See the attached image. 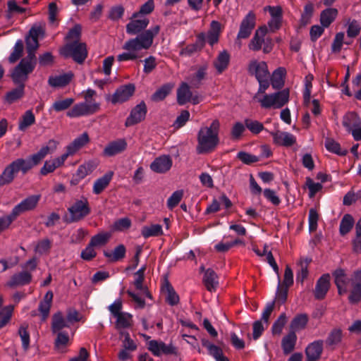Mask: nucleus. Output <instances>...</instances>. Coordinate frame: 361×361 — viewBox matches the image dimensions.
Returning <instances> with one entry per match:
<instances>
[{"instance_id":"nucleus-1","label":"nucleus","mask_w":361,"mask_h":361,"mask_svg":"<svg viewBox=\"0 0 361 361\" xmlns=\"http://www.w3.org/2000/svg\"><path fill=\"white\" fill-rule=\"evenodd\" d=\"M332 275L340 295L349 293L348 300L352 304L361 300V271H355L349 277L344 269L338 268Z\"/></svg>"},{"instance_id":"nucleus-2","label":"nucleus","mask_w":361,"mask_h":361,"mask_svg":"<svg viewBox=\"0 0 361 361\" xmlns=\"http://www.w3.org/2000/svg\"><path fill=\"white\" fill-rule=\"evenodd\" d=\"M160 30L159 25H155L133 39L125 42L123 49L128 52L122 53L117 56L118 61H133L139 57L137 52L142 49H148L152 44L154 37Z\"/></svg>"},{"instance_id":"nucleus-3","label":"nucleus","mask_w":361,"mask_h":361,"mask_svg":"<svg viewBox=\"0 0 361 361\" xmlns=\"http://www.w3.org/2000/svg\"><path fill=\"white\" fill-rule=\"evenodd\" d=\"M220 123L214 120L209 126H202L197 133V145L196 150L198 154L212 152L219 142V132Z\"/></svg>"},{"instance_id":"nucleus-4","label":"nucleus","mask_w":361,"mask_h":361,"mask_svg":"<svg viewBox=\"0 0 361 361\" xmlns=\"http://www.w3.org/2000/svg\"><path fill=\"white\" fill-rule=\"evenodd\" d=\"M289 100V90L284 89L273 94H264L257 101L261 106L264 109H280L283 107Z\"/></svg>"},{"instance_id":"nucleus-5","label":"nucleus","mask_w":361,"mask_h":361,"mask_svg":"<svg viewBox=\"0 0 361 361\" xmlns=\"http://www.w3.org/2000/svg\"><path fill=\"white\" fill-rule=\"evenodd\" d=\"M28 167L26 166L25 159L20 158L14 160L4 169L0 175V187L10 184L13 182L16 175L21 171L23 174L27 172Z\"/></svg>"},{"instance_id":"nucleus-6","label":"nucleus","mask_w":361,"mask_h":361,"mask_svg":"<svg viewBox=\"0 0 361 361\" xmlns=\"http://www.w3.org/2000/svg\"><path fill=\"white\" fill-rule=\"evenodd\" d=\"M35 65L36 61L23 58L11 74V78L14 83L24 85L28 78V75L35 69Z\"/></svg>"},{"instance_id":"nucleus-7","label":"nucleus","mask_w":361,"mask_h":361,"mask_svg":"<svg viewBox=\"0 0 361 361\" xmlns=\"http://www.w3.org/2000/svg\"><path fill=\"white\" fill-rule=\"evenodd\" d=\"M61 54L66 58L71 57L75 62L82 63L87 56L85 43H67L61 50Z\"/></svg>"},{"instance_id":"nucleus-8","label":"nucleus","mask_w":361,"mask_h":361,"mask_svg":"<svg viewBox=\"0 0 361 361\" xmlns=\"http://www.w3.org/2000/svg\"><path fill=\"white\" fill-rule=\"evenodd\" d=\"M70 213L68 222H76L87 216L91 212L87 198L82 197L77 200L72 206L68 209Z\"/></svg>"},{"instance_id":"nucleus-9","label":"nucleus","mask_w":361,"mask_h":361,"mask_svg":"<svg viewBox=\"0 0 361 361\" xmlns=\"http://www.w3.org/2000/svg\"><path fill=\"white\" fill-rule=\"evenodd\" d=\"M59 145V142L55 140H49L46 146L41 147L39 152L32 154L29 159H25L26 166L28 167L27 171L35 166L38 165L42 160L49 154L54 152Z\"/></svg>"},{"instance_id":"nucleus-10","label":"nucleus","mask_w":361,"mask_h":361,"mask_svg":"<svg viewBox=\"0 0 361 361\" xmlns=\"http://www.w3.org/2000/svg\"><path fill=\"white\" fill-rule=\"evenodd\" d=\"M100 109L99 103L80 102L75 104L71 109L66 112V116L69 118H78L92 115Z\"/></svg>"},{"instance_id":"nucleus-11","label":"nucleus","mask_w":361,"mask_h":361,"mask_svg":"<svg viewBox=\"0 0 361 361\" xmlns=\"http://www.w3.org/2000/svg\"><path fill=\"white\" fill-rule=\"evenodd\" d=\"M202 101V97L198 94H192L188 83L183 82L177 90V102L180 105H184L188 102L197 104Z\"/></svg>"},{"instance_id":"nucleus-12","label":"nucleus","mask_w":361,"mask_h":361,"mask_svg":"<svg viewBox=\"0 0 361 361\" xmlns=\"http://www.w3.org/2000/svg\"><path fill=\"white\" fill-rule=\"evenodd\" d=\"M255 14L250 11L241 21L236 38V42L239 44V46H240V42H238L240 39H247L251 35L255 26Z\"/></svg>"},{"instance_id":"nucleus-13","label":"nucleus","mask_w":361,"mask_h":361,"mask_svg":"<svg viewBox=\"0 0 361 361\" xmlns=\"http://www.w3.org/2000/svg\"><path fill=\"white\" fill-rule=\"evenodd\" d=\"M40 198V195H34L27 197L13 208L11 211L13 214L17 218L24 212L35 209Z\"/></svg>"},{"instance_id":"nucleus-14","label":"nucleus","mask_w":361,"mask_h":361,"mask_svg":"<svg viewBox=\"0 0 361 361\" xmlns=\"http://www.w3.org/2000/svg\"><path fill=\"white\" fill-rule=\"evenodd\" d=\"M149 23L147 17L134 13L130 21L126 25V32L129 35H137L144 30Z\"/></svg>"},{"instance_id":"nucleus-15","label":"nucleus","mask_w":361,"mask_h":361,"mask_svg":"<svg viewBox=\"0 0 361 361\" xmlns=\"http://www.w3.org/2000/svg\"><path fill=\"white\" fill-rule=\"evenodd\" d=\"M247 71L250 75H254L257 80L270 78L268 66L264 61L251 60L247 66Z\"/></svg>"},{"instance_id":"nucleus-16","label":"nucleus","mask_w":361,"mask_h":361,"mask_svg":"<svg viewBox=\"0 0 361 361\" xmlns=\"http://www.w3.org/2000/svg\"><path fill=\"white\" fill-rule=\"evenodd\" d=\"M98 165L99 161L97 159L89 160L81 164L74 174L71 183L75 185L79 183V181L85 178L87 175L92 173Z\"/></svg>"},{"instance_id":"nucleus-17","label":"nucleus","mask_w":361,"mask_h":361,"mask_svg":"<svg viewBox=\"0 0 361 361\" xmlns=\"http://www.w3.org/2000/svg\"><path fill=\"white\" fill-rule=\"evenodd\" d=\"M264 11H269L271 19L268 22V26L271 32H275L281 27L282 23L283 11L281 6H267Z\"/></svg>"},{"instance_id":"nucleus-18","label":"nucleus","mask_w":361,"mask_h":361,"mask_svg":"<svg viewBox=\"0 0 361 361\" xmlns=\"http://www.w3.org/2000/svg\"><path fill=\"white\" fill-rule=\"evenodd\" d=\"M148 349L155 356H160L164 355H173L176 353V348L171 345H166L162 341L156 340L150 341L148 343Z\"/></svg>"},{"instance_id":"nucleus-19","label":"nucleus","mask_w":361,"mask_h":361,"mask_svg":"<svg viewBox=\"0 0 361 361\" xmlns=\"http://www.w3.org/2000/svg\"><path fill=\"white\" fill-rule=\"evenodd\" d=\"M135 86L133 84H128L118 87L111 97L113 104L123 103L128 100L135 92Z\"/></svg>"},{"instance_id":"nucleus-20","label":"nucleus","mask_w":361,"mask_h":361,"mask_svg":"<svg viewBox=\"0 0 361 361\" xmlns=\"http://www.w3.org/2000/svg\"><path fill=\"white\" fill-rule=\"evenodd\" d=\"M146 114V104L144 102H141L132 109L130 116L126 118V126H130L140 123L145 118Z\"/></svg>"},{"instance_id":"nucleus-21","label":"nucleus","mask_w":361,"mask_h":361,"mask_svg":"<svg viewBox=\"0 0 361 361\" xmlns=\"http://www.w3.org/2000/svg\"><path fill=\"white\" fill-rule=\"evenodd\" d=\"M274 144L283 147H291L296 142L295 137L290 133L279 130L270 133Z\"/></svg>"},{"instance_id":"nucleus-22","label":"nucleus","mask_w":361,"mask_h":361,"mask_svg":"<svg viewBox=\"0 0 361 361\" xmlns=\"http://www.w3.org/2000/svg\"><path fill=\"white\" fill-rule=\"evenodd\" d=\"M323 345L322 340H317L308 344L305 349L306 361L319 360L323 352Z\"/></svg>"},{"instance_id":"nucleus-23","label":"nucleus","mask_w":361,"mask_h":361,"mask_svg":"<svg viewBox=\"0 0 361 361\" xmlns=\"http://www.w3.org/2000/svg\"><path fill=\"white\" fill-rule=\"evenodd\" d=\"M173 164L169 155H161L157 157L150 165L151 169L159 173H164L169 171Z\"/></svg>"},{"instance_id":"nucleus-24","label":"nucleus","mask_w":361,"mask_h":361,"mask_svg":"<svg viewBox=\"0 0 361 361\" xmlns=\"http://www.w3.org/2000/svg\"><path fill=\"white\" fill-rule=\"evenodd\" d=\"M68 157L67 154L64 153L60 157L47 160L40 169V173L43 176H46L48 173L54 172L56 169L63 166Z\"/></svg>"},{"instance_id":"nucleus-25","label":"nucleus","mask_w":361,"mask_h":361,"mask_svg":"<svg viewBox=\"0 0 361 361\" xmlns=\"http://www.w3.org/2000/svg\"><path fill=\"white\" fill-rule=\"evenodd\" d=\"M127 148V142L124 139H118L110 142L103 150L105 157H113L124 152Z\"/></svg>"},{"instance_id":"nucleus-26","label":"nucleus","mask_w":361,"mask_h":361,"mask_svg":"<svg viewBox=\"0 0 361 361\" xmlns=\"http://www.w3.org/2000/svg\"><path fill=\"white\" fill-rule=\"evenodd\" d=\"M268 32L267 26L264 25L259 27L250 40L248 47L250 50L257 51L261 49L263 42H264V37Z\"/></svg>"},{"instance_id":"nucleus-27","label":"nucleus","mask_w":361,"mask_h":361,"mask_svg":"<svg viewBox=\"0 0 361 361\" xmlns=\"http://www.w3.org/2000/svg\"><path fill=\"white\" fill-rule=\"evenodd\" d=\"M330 287V275L323 274L317 281L314 290V297L318 300L323 299Z\"/></svg>"},{"instance_id":"nucleus-28","label":"nucleus","mask_w":361,"mask_h":361,"mask_svg":"<svg viewBox=\"0 0 361 361\" xmlns=\"http://www.w3.org/2000/svg\"><path fill=\"white\" fill-rule=\"evenodd\" d=\"M90 142V138L87 133L85 132L80 136L73 140L66 147V152H65L68 157L75 154L80 149L83 147Z\"/></svg>"},{"instance_id":"nucleus-29","label":"nucleus","mask_w":361,"mask_h":361,"mask_svg":"<svg viewBox=\"0 0 361 361\" xmlns=\"http://www.w3.org/2000/svg\"><path fill=\"white\" fill-rule=\"evenodd\" d=\"M31 280V273L27 271H23L13 274L11 277V279L7 282L6 285L11 288L22 286L30 283Z\"/></svg>"},{"instance_id":"nucleus-30","label":"nucleus","mask_w":361,"mask_h":361,"mask_svg":"<svg viewBox=\"0 0 361 361\" xmlns=\"http://www.w3.org/2000/svg\"><path fill=\"white\" fill-rule=\"evenodd\" d=\"M161 290L165 295V300L170 305H176L179 302V296L170 283L166 280L161 286Z\"/></svg>"},{"instance_id":"nucleus-31","label":"nucleus","mask_w":361,"mask_h":361,"mask_svg":"<svg viewBox=\"0 0 361 361\" xmlns=\"http://www.w3.org/2000/svg\"><path fill=\"white\" fill-rule=\"evenodd\" d=\"M114 176L113 171H109L101 178H97L93 185L92 191L95 195L102 192L109 185Z\"/></svg>"},{"instance_id":"nucleus-32","label":"nucleus","mask_w":361,"mask_h":361,"mask_svg":"<svg viewBox=\"0 0 361 361\" xmlns=\"http://www.w3.org/2000/svg\"><path fill=\"white\" fill-rule=\"evenodd\" d=\"M309 321V317L307 314H298L295 315L290 322V331H293L296 334L297 331L305 329Z\"/></svg>"},{"instance_id":"nucleus-33","label":"nucleus","mask_w":361,"mask_h":361,"mask_svg":"<svg viewBox=\"0 0 361 361\" xmlns=\"http://www.w3.org/2000/svg\"><path fill=\"white\" fill-rule=\"evenodd\" d=\"M230 54L226 50L219 52L213 64L219 74L227 69L230 62Z\"/></svg>"},{"instance_id":"nucleus-34","label":"nucleus","mask_w":361,"mask_h":361,"mask_svg":"<svg viewBox=\"0 0 361 361\" xmlns=\"http://www.w3.org/2000/svg\"><path fill=\"white\" fill-rule=\"evenodd\" d=\"M297 339V335L293 331H289L288 334L283 337L281 348L285 355H288L294 350Z\"/></svg>"},{"instance_id":"nucleus-35","label":"nucleus","mask_w":361,"mask_h":361,"mask_svg":"<svg viewBox=\"0 0 361 361\" xmlns=\"http://www.w3.org/2000/svg\"><path fill=\"white\" fill-rule=\"evenodd\" d=\"M343 338V333L341 329H333L329 334L325 343L327 348L334 350L341 343Z\"/></svg>"},{"instance_id":"nucleus-36","label":"nucleus","mask_w":361,"mask_h":361,"mask_svg":"<svg viewBox=\"0 0 361 361\" xmlns=\"http://www.w3.org/2000/svg\"><path fill=\"white\" fill-rule=\"evenodd\" d=\"M221 29V25L219 22L216 20L212 21L210 29L207 36V41L211 46L218 42Z\"/></svg>"},{"instance_id":"nucleus-37","label":"nucleus","mask_w":361,"mask_h":361,"mask_svg":"<svg viewBox=\"0 0 361 361\" xmlns=\"http://www.w3.org/2000/svg\"><path fill=\"white\" fill-rule=\"evenodd\" d=\"M202 344L207 348L210 355L214 357L216 361H229L228 359L223 354L221 348L211 343L207 339L202 340Z\"/></svg>"},{"instance_id":"nucleus-38","label":"nucleus","mask_w":361,"mask_h":361,"mask_svg":"<svg viewBox=\"0 0 361 361\" xmlns=\"http://www.w3.org/2000/svg\"><path fill=\"white\" fill-rule=\"evenodd\" d=\"M68 322L65 319L61 312L55 313L52 316L51 331L54 334L61 331L63 328L68 327Z\"/></svg>"},{"instance_id":"nucleus-39","label":"nucleus","mask_w":361,"mask_h":361,"mask_svg":"<svg viewBox=\"0 0 361 361\" xmlns=\"http://www.w3.org/2000/svg\"><path fill=\"white\" fill-rule=\"evenodd\" d=\"M126 253V247L123 244L116 246L113 252L104 251V255L108 258L110 262H115L123 259Z\"/></svg>"},{"instance_id":"nucleus-40","label":"nucleus","mask_w":361,"mask_h":361,"mask_svg":"<svg viewBox=\"0 0 361 361\" xmlns=\"http://www.w3.org/2000/svg\"><path fill=\"white\" fill-rule=\"evenodd\" d=\"M145 269L146 267H142L135 274V279L134 281V286L136 289L141 290L145 297L151 299V293L149 292L148 289L143 286V281L145 279L144 274Z\"/></svg>"},{"instance_id":"nucleus-41","label":"nucleus","mask_w":361,"mask_h":361,"mask_svg":"<svg viewBox=\"0 0 361 361\" xmlns=\"http://www.w3.org/2000/svg\"><path fill=\"white\" fill-rule=\"evenodd\" d=\"M203 282L209 291L214 290L218 285V277L214 270L208 269L205 271Z\"/></svg>"},{"instance_id":"nucleus-42","label":"nucleus","mask_w":361,"mask_h":361,"mask_svg":"<svg viewBox=\"0 0 361 361\" xmlns=\"http://www.w3.org/2000/svg\"><path fill=\"white\" fill-rule=\"evenodd\" d=\"M73 78L72 73H65L56 76H51L48 80V83L54 87H61L67 85Z\"/></svg>"},{"instance_id":"nucleus-43","label":"nucleus","mask_w":361,"mask_h":361,"mask_svg":"<svg viewBox=\"0 0 361 361\" xmlns=\"http://www.w3.org/2000/svg\"><path fill=\"white\" fill-rule=\"evenodd\" d=\"M35 116L32 110H27L20 117L18 122V130H26L29 127L35 124Z\"/></svg>"},{"instance_id":"nucleus-44","label":"nucleus","mask_w":361,"mask_h":361,"mask_svg":"<svg viewBox=\"0 0 361 361\" xmlns=\"http://www.w3.org/2000/svg\"><path fill=\"white\" fill-rule=\"evenodd\" d=\"M338 11L334 8L324 10L320 15V23L323 27H328L336 19Z\"/></svg>"},{"instance_id":"nucleus-45","label":"nucleus","mask_w":361,"mask_h":361,"mask_svg":"<svg viewBox=\"0 0 361 361\" xmlns=\"http://www.w3.org/2000/svg\"><path fill=\"white\" fill-rule=\"evenodd\" d=\"M173 87V85L171 83H166L163 85L152 95V100L154 102L162 101L170 94Z\"/></svg>"},{"instance_id":"nucleus-46","label":"nucleus","mask_w":361,"mask_h":361,"mask_svg":"<svg viewBox=\"0 0 361 361\" xmlns=\"http://www.w3.org/2000/svg\"><path fill=\"white\" fill-rule=\"evenodd\" d=\"M311 262V259L307 258L304 259H300L298 263V266L299 267V269L297 271L296 280L298 282L303 283L304 280L306 279L308 276V266Z\"/></svg>"},{"instance_id":"nucleus-47","label":"nucleus","mask_w":361,"mask_h":361,"mask_svg":"<svg viewBox=\"0 0 361 361\" xmlns=\"http://www.w3.org/2000/svg\"><path fill=\"white\" fill-rule=\"evenodd\" d=\"M116 318L115 325L117 329H128L133 325V316L128 312L119 314Z\"/></svg>"},{"instance_id":"nucleus-48","label":"nucleus","mask_w":361,"mask_h":361,"mask_svg":"<svg viewBox=\"0 0 361 361\" xmlns=\"http://www.w3.org/2000/svg\"><path fill=\"white\" fill-rule=\"evenodd\" d=\"M14 306L6 305L0 309V329L7 325L13 316Z\"/></svg>"},{"instance_id":"nucleus-49","label":"nucleus","mask_w":361,"mask_h":361,"mask_svg":"<svg viewBox=\"0 0 361 361\" xmlns=\"http://www.w3.org/2000/svg\"><path fill=\"white\" fill-rule=\"evenodd\" d=\"M141 234L145 238L152 236H160L163 234L162 226L159 224L145 226L142 227Z\"/></svg>"},{"instance_id":"nucleus-50","label":"nucleus","mask_w":361,"mask_h":361,"mask_svg":"<svg viewBox=\"0 0 361 361\" xmlns=\"http://www.w3.org/2000/svg\"><path fill=\"white\" fill-rule=\"evenodd\" d=\"M25 43L27 54L25 58L36 61L35 51L39 47L38 39L27 36L25 38Z\"/></svg>"},{"instance_id":"nucleus-51","label":"nucleus","mask_w":361,"mask_h":361,"mask_svg":"<svg viewBox=\"0 0 361 361\" xmlns=\"http://www.w3.org/2000/svg\"><path fill=\"white\" fill-rule=\"evenodd\" d=\"M74 99L66 98L63 99H57L51 105L49 111H54L60 112L68 109L74 103Z\"/></svg>"},{"instance_id":"nucleus-52","label":"nucleus","mask_w":361,"mask_h":361,"mask_svg":"<svg viewBox=\"0 0 361 361\" xmlns=\"http://www.w3.org/2000/svg\"><path fill=\"white\" fill-rule=\"evenodd\" d=\"M343 124L348 131H350L361 126V120L357 114L350 113L344 117Z\"/></svg>"},{"instance_id":"nucleus-53","label":"nucleus","mask_w":361,"mask_h":361,"mask_svg":"<svg viewBox=\"0 0 361 361\" xmlns=\"http://www.w3.org/2000/svg\"><path fill=\"white\" fill-rule=\"evenodd\" d=\"M285 73L286 70L283 68H279L274 71L271 78V84L274 89H279L283 85V77Z\"/></svg>"},{"instance_id":"nucleus-54","label":"nucleus","mask_w":361,"mask_h":361,"mask_svg":"<svg viewBox=\"0 0 361 361\" xmlns=\"http://www.w3.org/2000/svg\"><path fill=\"white\" fill-rule=\"evenodd\" d=\"M207 66L206 65L198 68L197 72L190 79V83L192 87L198 88L201 85V81L204 79L207 75Z\"/></svg>"},{"instance_id":"nucleus-55","label":"nucleus","mask_w":361,"mask_h":361,"mask_svg":"<svg viewBox=\"0 0 361 361\" xmlns=\"http://www.w3.org/2000/svg\"><path fill=\"white\" fill-rule=\"evenodd\" d=\"M354 224V219L350 214H345L340 223V233L344 235L350 232Z\"/></svg>"},{"instance_id":"nucleus-56","label":"nucleus","mask_w":361,"mask_h":361,"mask_svg":"<svg viewBox=\"0 0 361 361\" xmlns=\"http://www.w3.org/2000/svg\"><path fill=\"white\" fill-rule=\"evenodd\" d=\"M24 87L25 85H19L17 88L8 92L6 95V101L11 104L23 97L24 94Z\"/></svg>"},{"instance_id":"nucleus-57","label":"nucleus","mask_w":361,"mask_h":361,"mask_svg":"<svg viewBox=\"0 0 361 361\" xmlns=\"http://www.w3.org/2000/svg\"><path fill=\"white\" fill-rule=\"evenodd\" d=\"M325 147L328 151L341 156L345 155L347 154V150H343L339 143L332 139L326 140Z\"/></svg>"},{"instance_id":"nucleus-58","label":"nucleus","mask_w":361,"mask_h":361,"mask_svg":"<svg viewBox=\"0 0 361 361\" xmlns=\"http://www.w3.org/2000/svg\"><path fill=\"white\" fill-rule=\"evenodd\" d=\"M111 235L109 233H99L91 238L90 243L94 247H100L106 245Z\"/></svg>"},{"instance_id":"nucleus-59","label":"nucleus","mask_w":361,"mask_h":361,"mask_svg":"<svg viewBox=\"0 0 361 361\" xmlns=\"http://www.w3.org/2000/svg\"><path fill=\"white\" fill-rule=\"evenodd\" d=\"M287 322V317L285 313L279 315L278 319L273 324L271 327V332L274 335H279L281 334L282 330Z\"/></svg>"},{"instance_id":"nucleus-60","label":"nucleus","mask_w":361,"mask_h":361,"mask_svg":"<svg viewBox=\"0 0 361 361\" xmlns=\"http://www.w3.org/2000/svg\"><path fill=\"white\" fill-rule=\"evenodd\" d=\"M23 43L21 39H19L16 42L13 51L8 57V61L11 63H15L20 58L23 54Z\"/></svg>"},{"instance_id":"nucleus-61","label":"nucleus","mask_w":361,"mask_h":361,"mask_svg":"<svg viewBox=\"0 0 361 361\" xmlns=\"http://www.w3.org/2000/svg\"><path fill=\"white\" fill-rule=\"evenodd\" d=\"M27 328L28 324H23L18 329V334L21 338L23 348L25 350H27L30 346V334Z\"/></svg>"},{"instance_id":"nucleus-62","label":"nucleus","mask_w":361,"mask_h":361,"mask_svg":"<svg viewBox=\"0 0 361 361\" xmlns=\"http://www.w3.org/2000/svg\"><path fill=\"white\" fill-rule=\"evenodd\" d=\"M245 126L253 134H258L264 130L263 124L256 120L247 118L245 120Z\"/></svg>"},{"instance_id":"nucleus-63","label":"nucleus","mask_w":361,"mask_h":361,"mask_svg":"<svg viewBox=\"0 0 361 361\" xmlns=\"http://www.w3.org/2000/svg\"><path fill=\"white\" fill-rule=\"evenodd\" d=\"M81 30L82 28L80 25H75L71 29L66 37L68 43H79L78 41L80 37Z\"/></svg>"},{"instance_id":"nucleus-64","label":"nucleus","mask_w":361,"mask_h":361,"mask_svg":"<svg viewBox=\"0 0 361 361\" xmlns=\"http://www.w3.org/2000/svg\"><path fill=\"white\" fill-rule=\"evenodd\" d=\"M183 197V190H178L173 192V194L169 197L167 200V207L169 209H172L176 207Z\"/></svg>"}]
</instances>
